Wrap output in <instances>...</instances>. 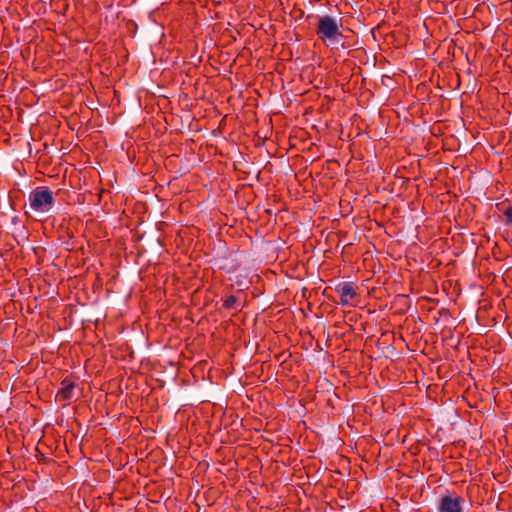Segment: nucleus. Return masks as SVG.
Listing matches in <instances>:
<instances>
[{
  "mask_svg": "<svg viewBox=\"0 0 512 512\" xmlns=\"http://www.w3.org/2000/svg\"><path fill=\"white\" fill-rule=\"evenodd\" d=\"M54 204L55 198L48 186H38L29 194L30 208L36 213H48Z\"/></svg>",
  "mask_w": 512,
  "mask_h": 512,
  "instance_id": "f257e3e1",
  "label": "nucleus"
},
{
  "mask_svg": "<svg viewBox=\"0 0 512 512\" xmlns=\"http://www.w3.org/2000/svg\"><path fill=\"white\" fill-rule=\"evenodd\" d=\"M316 34L322 41L335 42L343 38V34L339 29L337 21L329 16L324 15L319 18Z\"/></svg>",
  "mask_w": 512,
  "mask_h": 512,
  "instance_id": "f03ea898",
  "label": "nucleus"
},
{
  "mask_svg": "<svg viewBox=\"0 0 512 512\" xmlns=\"http://www.w3.org/2000/svg\"><path fill=\"white\" fill-rule=\"evenodd\" d=\"M463 504V497L454 491H448L446 495L441 496L437 510L438 512H463Z\"/></svg>",
  "mask_w": 512,
  "mask_h": 512,
  "instance_id": "7ed1b4c3",
  "label": "nucleus"
},
{
  "mask_svg": "<svg viewBox=\"0 0 512 512\" xmlns=\"http://www.w3.org/2000/svg\"><path fill=\"white\" fill-rule=\"evenodd\" d=\"M335 291L340 296L339 304L342 306L354 305L353 300L358 297V293L352 282L339 283L336 285Z\"/></svg>",
  "mask_w": 512,
  "mask_h": 512,
  "instance_id": "20e7f679",
  "label": "nucleus"
},
{
  "mask_svg": "<svg viewBox=\"0 0 512 512\" xmlns=\"http://www.w3.org/2000/svg\"><path fill=\"white\" fill-rule=\"evenodd\" d=\"M60 385L61 387L58 390L55 399L56 401L63 402V406H65L73 397L76 382L72 377H65L61 381Z\"/></svg>",
  "mask_w": 512,
  "mask_h": 512,
  "instance_id": "39448f33",
  "label": "nucleus"
},
{
  "mask_svg": "<svg viewBox=\"0 0 512 512\" xmlns=\"http://www.w3.org/2000/svg\"><path fill=\"white\" fill-rule=\"evenodd\" d=\"M223 307L227 310L239 309L238 298L235 295H230L223 300Z\"/></svg>",
  "mask_w": 512,
  "mask_h": 512,
  "instance_id": "423d86ee",
  "label": "nucleus"
},
{
  "mask_svg": "<svg viewBox=\"0 0 512 512\" xmlns=\"http://www.w3.org/2000/svg\"><path fill=\"white\" fill-rule=\"evenodd\" d=\"M504 217V223L506 225H512V206H509L504 210Z\"/></svg>",
  "mask_w": 512,
  "mask_h": 512,
  "instance_id": "0eeeda50",
  "label": "nucleus"
}]
</instances>
